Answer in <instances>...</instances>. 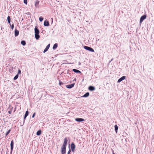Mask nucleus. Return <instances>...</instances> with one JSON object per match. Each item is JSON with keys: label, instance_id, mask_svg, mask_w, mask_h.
Here are the masks:
<instances>
[{"label": "nucleus", "instance_id": "1", "mask_svg": "<svg viewBox=\"0 0 154 154\" xmlns=\"http://www.w3.org/2000/svg\"><path fill=\"white\" fill-rule=\"evenodd\" d=\"M34 30L35 33V37L36 39L38 40L40 38V36L39 35V30L37 27H35L34 29Z\"/></svg>", "mask_w": 154, "mask_h": 154}, {"label": "nucleus", "instance_id": "2", "mask_svg": "<svg viewBox=\"0 0 154 154\" xmlns=\"http://www.w3.org/2000/svg\"><path fill=\"white\" fill-rule=\"evenodd\" d=\"M62 154H65L66 153V146H62L61 148Z\"/></svg>", "mask_w": 154, "mask_h": 154}, {"label": "nucleus", "instance_id": "3", "mask_svg": "<svg viewBox=\"0 0 154 154\" xmlns=\"http://www.w3.org/2000/svg\"><path fill=\"white\" fill-rule=\"evenodd\" d=\"M84 48L85 50L89 51H90L92 52H94V50L92 48L90 47L87 46H84Z\"/></svg>", "mask_w": 154, "mask_h": 154}, {"label": "nucleus", "instance_id": "4", "mask_svg": "<svg viewBox=\"0 0 154 154\" xmlns=\"http://www.w3.org/2000/svg\"><path fill=\"white\" fill-rule=\"evenodd\" d=\"M71 147L72 151L74 152L75 146L74 143H71Z\"/></svg>", "mask_w": 154, "mask_h": 154}, {"label": "nucleus", "instance_id": "5", "mask_svg": "<svg viewBox=\"0 0 154 154\" xmlns=\"http://www.w3.org/2000/svg\"><path fill=\"white\" fill-rule=\"evenodd\" d=\"M146 17V15H143L141 17L140 19V23H141Z\"/></svg>", "mask_w": 154, "mask_h": 154}, {"label": "nucleus", "instance_id": "6", "mask_svg": "<svg viewBox=\"0 0 154 154\" xmlns=\"http://www.w3.org/2000/svg\"><path fill=\"white\" fill-rule=\"evenodd\" d=\"M14 144V141L13 140H11V144H10L11 153L12 152L13 149Z\"/></svg>", "mask_w": 154, "mask_h": 154}, {"label": "nucleus", "instance_id": "7", "mask_svg": "<svg viewBox=\"0 0 154 154\" xmlns=\"http://www.w3.org/2000/svg\"><path fill=\"white\" fill-rule=\"evenodd\" d=\"M75 120L78 122H81L85 121V120L82 118H79L75 119Z\"/></svg>", "mask_w": 154, "mask_h": 154}, {"label": "nucleus", "instance_id": "8", "mask_svg": "<svg viewBox=\"0 0 154 154\" xmlns=\"http://www.w3.org/2000/svg\"><path fill=\"white\" fill-rule=\"evenodd\" d=\"M67 138H65L64 139V143L62 146H66L67 144Z\"/></svg>", "mask_w": 154, "mask_h": 154}, {"label": "nucleus", "instance_id": "9", "mask_svg": "<svg viewBox=\"0 0 154 154\" xmlns=\"http://www.w3.org/2000/svg\"><path fill=\"white\" fill-rule=\"evenodd\" d=\"M75 85L74 83L72 84L71 85H68L66 86V87L68 88H71L74 87Z\"/></svg>", "mask_w": 154, "mask_h": 154}, {"label": "nucleus", "instance_id": "10", "mask_svg": "<svg viewBox=\"0 0 154 154\" xmlns=\"http://www.w3.org/2000/svg\"><path fill=\"white\" fill-rule=\"evenodd\" d=\"M50 46V44H48L47 46H46V48L44 49L43 53H45V52H46L49 49V47Z\"/></svg>", "mask_w": 154, "mask_h": 154}, {"label": "nucleus", "instance_id": "11", "mask_svg": "<svg viewBox=\"0 0 154 154\" xmlns=\"http://www.w3.org/2000/svg\"><path fill=\"white\" fill-rule=\"evenodd\" d=\"M125 76H122V77L120 78L119 79V80L118 81V82H121L124 79H125Z\"/></svg>", "mask_w": 154, "mask_h": 154}, {"label": "nucleus", "instance_id": "12", "mask_svg": "<svg viewBox=\"0 0 154 154\" xmlns=\"http://www.w3.org/2000/svg\"><path fill=\"white\" fill-rule=\"evenodd\" d=\"M44 25L45 26H49L48 21L47 20H45L44 22Z\"/></svg>", "mask_w": 154, "mask_h": 154}, {"label": "nucleus", "instance_id": "13", "mask_svg": "<svg viewBox=\"0 0 154 154\" xmlns=\"http://www.w3.org/2000/svg\"><path fill=\"white\" fill-rule=\"evenodd\" d=\"M95 88L93 86H90L88 87V89L91 91H93L95 90Z\"/></svg>", "mask_w": 154, "mask_h": 154}, {"label": "nucleus", "instance_id": "14", "mask_svg": "<svg viewBox=\"0 0 154 154\" xmlns=\"http://www.w3.org/2000/svg\"><path fill=\"white\" fill-rule=\"evenodd\" d=\"M19 34V31L18 30L15 29L14 30L15 36L16 37Z\"/></svg>", "mask_w": 154, "mask_h": 154}, {"label": "nucleus", "instance_id": "15", "mask_svg": "<svg viewBox=\"0 0 154 154\" xmlns=\"http://www.w3.org/2000/svg\"><path fill=\"white\" fill-rule=\"evenodd\" d=\"M72 71L75 73H81V72L78 69H73Z\"/></svg>", "mask_w": 154, "mask_h": 154}, {"label": "nucleus", "instance_id": "16", "mask_svg": "<svg viewBox=\"0 0 154 154\" xmlns=\"http://www.w3.org/2000/svg\"><path fill=\"white\" fill-rule=\"evenodd\" d=\"M57 46H58V45H57V44L56 43V44H54L53 45V49L54 50H55L57 48Z\"/></svg>", "mask_w": 154, "mask_h": 154}, {"label": "nucleus", "instance_id": "17", "mask_svg": "<svg viewBox=\"0 0 154 154\" xmlns=\"http://www.w3.org/2000/svg\"><path fill=\"white\" fill-rule=\"evenodd\" d=\"M39 1L38 0H37L36 1L35 4V6L36 7H38V5L39 4Z\"/></svg>", "mask_w": 154, "mask_h": 154}, {"label": "nucleus", "instance_id": "18", "mask_svg": "<svg viewBox=\"0 0 154 154\" xmlns=\"http://www.w3.org/2000/svg\"><path fill=\"white\" fill-rule=\"evenodd\" d=\"M7 20L8 21V23L10 24L11 25V18L10 16H8V17L7 18Z\"/></svg>", "mask_w": 154, "mask_h": 154}, {"label": "nucleus", "instance_id": "19", "mask_svg": "<svg viewBox=\"0 0 154 154\" xmlns=\"http://www.w3.org/2000/svg\"><path fill=\"white\" fill-rule=\"evenodd\" d=\"M115 127V130L116 131V132L117 133L118 131V127L117 125H115L114 126Z\"/></svg>", "mask_w": 154, "mask_h": 154}, {"label": "nucleus", "instance_id": "20", "mask_svg": "<svg viewBox=\"0 0 154 154\" xmlns=\"http://www.w3.org/2000/svg\"><path fill=\"white\" fill-rule=\"evenodd\" d=\"M29 114V112L28 111H26L25 112V114L24 115V119H25L26 117L28 116Z\"/></svg>", "mask_w": 154, "mask_h": 154}, {"label": "nucleus", "instance_id": "21", "mask_svg": "<svg viewBox=\"0 0 154 154\" xmlns=\"http://www.w3.org/2000/svg\"><path fill=\"white\" fill-rule=\"evenodd\" d=\"M89 92L86 93L83 96V97H87L89 96Z\"/></svg>", "mask_w": 154, "mask_h": 154}, {"label": "nucleus", "instance_id": "22", "mask_svg": "<svg viewBox=\"0 0 154 154\" xmlns=\"http://www.w3.org/2000/svg\"><path fill=\"white\" fill-rule=\"evenodd\" d=\"M41 134V130L38 131L36 132V135L38 136L40 135Z\"/></svg>", "mask_w": 154, "mask_h": 154}, {"label": "nucleus", "instance_id": "23", "mask_svg": "<svg viewBox=\"0 0 154 154\" xmlns=\"http://www.w3.org/2000/svg\"><path fill=\"white\" fill-rule=\"evenodd\" d=\"M21 44L23 45V46H24L26 44V42L24 40H23L21 42Z\"/></svg>", "mask_w": 154, "mask_h": 154}, {"label": "nucleus", "instance_id": "24", "mask_svg": "<svg viewBox=\"0 0 154 154\" xmlns=\"http://www.w3.org/2000/svg\"><path fill=\"white\" fill-rule=\"evenodd\" d=\"M18 74H17L14 76V80H16L18 78Z\"/></svg>", "mask_w": 154, "mask_h": 154}, {"label": "nucleus", "instance_id": "25", "mask_svg": "<svg viewBox=\"0 0 154 154\" xmlns=\"http://www.w3.org/2000/svg\"><path fill=\"white\" fill-rule=\"evenodd\" d=\"M43 20V18L42 17H40L39 18V20L40 22H42Z\"/></svg>", "mask_w": 154, "mask_h": 154}, {"label": "nucleus", "instance_id": "26", "mask_svg": "<svg viewBox=\"0 0 154 154\" xmlns=\"http://www.w3.org/2000/svg\"><path fill=\"white\" fill-rule=\"evenodd\" d=\"M11 131V130H9L8 131L6 132V136H7L9 134V133Z\"/></svg>", "mask_w": 154, "mask_h": 154}, {"label": "nucleus", "instance_id": "27", "mask_svg": "<svg viewBox=\"0 0 154 154\" xmlns=\"http://www.w3.org/2000/svg\"><path fill=\"white\" fill-rule=\"evenodd\" d=\"M23 2L24 4L26 5L27 3V0H24Z\"/></svg>", "mask_w": 154, "mask_h": 154}, {"label": "nucleus", "instance_id": "28", "mask_svg": "<svg viewBox=\"0 0 154 154\" xmlns=\"http://www.w3.org/2000/svg\"><path fill=\"white\" fill-rule=\"evenodd\" d=\"M14 27V25L13 24H12L11 26V28L12 29H13Z\"/></svg>", "mask_w": 154, "mask_h": 154}, {"label": "nucleus", "instance_id": "29", "mask_svg": "<svg viewBox=\"0 0 154 154\" xmlns=\"http://www.w3.org/2000/svg\"><path fill=\"white\" fill-rule=\"evenodd\" d=\"M12 108H13L12 107L11 108V110H10V111H8V113L9 114H11V111H12Z\"/></svg>", "mask_w": 154, "mask_h": 154}, {"label": "nucleus", "instance_id": "30", "mask_svg": "<svg viewBox=\"0 0 154 154\" xmlns=\"http://www.w3.org/2000/svg\"><path fill=\"white\" fill-rule=\"evenodd\" d=\"M70 152H71V150L70 149H69V150L67 154H70Z\"/></svg>", "mask_w": 154, "mask_h": 154}, {"label": "nucleus", "instance_id": "31", "mask_svg": "<svg viewBox=\"0 0 154 154\" xmlns=\"http://www.w3.org/2000/svg\"><path fill=\"white\" fill-rule=\"evenodd\" d=\"M35 113H34L33 114V115H32V118H34V116H35Z\"/></svg>", "mask_w": 154, "mask_h": 154}, {"label": "nucleus", "instance_id": "32", "mask_svg": "<svg viewBox=\"0 0 154 154\" xmlns=\"http://www.w3.org/2000/svg\"><path fill=\"white\" fill-rule=\"evenodd\" d=\"M21 73V71L19 69L18 71V74H19Z\"/></svg>", "mask_w": 154, "mask_h": 154}, {"label": "nucleus", "instance_id": "33", "mask_svg": "<svg viewBox=\"0 0 154 154\" xmlns=\"http://www.w3.org/2000/svg\"><path fill=\"white\" fill-rule=\"evenodd\" d=\"M135 124L137 125V122H136L134 123Z\"/></svg>", "mask_w": 154, "mask_h": 154}, {"label": "nucleus", "instance_id": "34", "mask_svg": "<svg viewBox=\"0 0 154 154\" xmlns=\"http://www.w3.org/2000/svg\"><path fill=\"white\" fill-rule=\"evenodd\" d=\"M51 20H52V22H53V18H51Z\"/></svg>", "mask_w": 154, "mask_h": 154}, {"label": "nucleus", "instance_id": "35", "mask_svg": "<svg viewBox=\"0 0 154 154\" xmlns=\"http://www.w3.org/2000/svg\"><path fill=\"white\" fill-rule=\"evenodd\" d=\"M79 65H80V64H81V63H80V62H79Z\"/></svg>", "mask_w": 154, "mask_h": 154}, {"label": "nucleus", "instance_id": "36", "mask_svg": "<svg viewBox=\"0 0 154 154\" xmlns=\"http://www.w3.org/2000/svg\"><path fill=\"white\" fill-rule=\"evenodd\" d=\"M62 83H60V85Z\"/></svg>", "mask_w": 154, "mask_h": 154}, {"label": "nucleus", "instance_id": "37", "mask_svg": "<svg viewBox=\"0 0 154 154\" xmlns=\"http://www.w3.org/2000/svg\"><path fill=\"white\" fill-rule=\"evenodd\" d=\"M113 59H111V61H112V60Z\"/></svg>", "mask_w": 154, "mask_h": 154}, {"label": "nucleus", "instance_id": "38", "mask_svg": "<svg viewBox=\"0 0 154 154\" xmlns=\"http://www.w3.org/2000/svg\"><path fill=\"white\" fill-rule=\"evenodd\" d=\"M75 80V79H74V80Z\"/></svg>", "mask_w": 154, "mask_h": 154}]
</instances>
